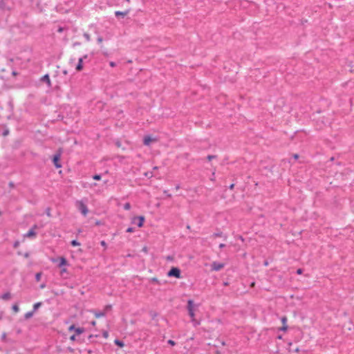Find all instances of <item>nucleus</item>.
Returning <instances> with one entry per match:
<instances>
[{
    "label": "nucleus",
    "mask_w": 354,
    "mask_h": 354,
    "mask_svg": "<svg viewBox=\"0 0 354 354\" xmlns=\"http://www.w3.org/2000/svg\"><path fill=\"white\" fill-rule=\"evenodd\" d=\"M187 310L190 317L192 318V322H193L194 326H197L199 323L195 319V314H194V304L192 300H189L187 301Z\"/></svg>",
    "instance_id": "obj_1"
},
{
    "label": "nucleus",
    "mask_w": 354,
    "mask_h": 354,
    "mask_svg": "<svg viewBox=\"0 0 354 354\" xmlns=\"http://www.w3.org/2000/svg\"><path fill=\"white\" fill-rule=\"evenodd\" d=\"M75 207L78 209V210L82 213V214L86 216L88 212V209L87 205L85 202L82 200L77 201L75 202Z\"/></svg>",
    "instance_id": "obj_2"
},
{
    "label": "nucleus",
    "mask_w": 354,
    "mask_h": 354,
    "mask_svg": "<svg viewBox=\"0 0 354 354\" xmlns=\"http://www.w3.org/2000/svg\"><path fill=\"white\" fill-rule=\"evenodd\" d=\"M145 220V218L143 216H133L131 218V223L137 225L139 227H142L144 225Z\"/></svg>",
    "instance_id": "obj_3"
},
{
    "label": "nucleus",
    "mask_w": 354,
    "mask_h": 354,
    "mask_svg": "<svg viewBox=\"0 0 354 354\" xmlns=\"http://www.w3.org/2000/svg\"><path fill=\"white\" fill-rule=\"evenodd\" d=\"M169 277H174L176 278H180V271L178 268H172L168 272Z\"/></svg>",
    "instance_id": "obj_4"
},
{
    "label": "nucleus",
    "mask_w": 354,
    "mask_h": 354,
    "mask_svg": "<svg viewBox=\"0 0 354 354\" xmlns=\"http://www.w3.org/2000/svg\"><path fill=\"white\" fill-rule=\"evenodd\" d=\"M212 270H214V271H219L221 270L222 268H224L225 266V264L223 263H219V262H217V261H214L212 263Z\"/></svg>",
    "instance_id": "obj_5"
},
{
    "label": "nucleus",
    "mask_w": 354,
    "mask_h": 354,
    "mask_svg": "<svg viewBox=\"0 0 354 354\" xmlns=\"http://www.w3.org/2000/svg\"><path fill=\"white\" fill-rule=\"evenodd\" d=\"M87 55H84L83 57H80L78 60V64L76 66V70L80 71L83 68V60L84 59H86Z\"/></svg>",
    "instance_id": "obj_6"
},
{
    "label": "nucleus",
    "mask_w": 354,
    "mask_h": 354,
    "mask_svg": "<svg viewBox=\"0 0 354 354\" xmlns=\"http://www.w3.org/2000/svg\"><path fill=\"white\" fill-rule=\"evenodd\" d=\"M37 227V225H34V227L32 228H31L25 235L24 236L25 237H28V238H30V237H32V236H35L36 233L35 232V229H36Z\"/></svg>",
    "instance_id": "obj_7"
},
{
    "label": "nucleus",
    "mask_w": 354,
    "mask_h": 354,
    "mask_svg": "<svg viewBox=\"0 0 354 354\" xmlns=\"http://www.w3.org/2000/svg\"><path fill=\"white\" fill-rule=\"evenodd\" d=\"M91 312L94 313L95 317H97V318L104 317L106 315V312H104V311L91 310Z\"/></svg>",
    "instance_id": "obj_8"
},
{
    "label": "nucleus",
    "mask_w": 354,
    "mask_h": 354,
    "mask_svg": "<svg viewBox=\"0 0 354 354\" xmlns=\"http://www.w3.org/2000/svg\"><path fill=\"white\" fill-rule=\"evenodd\" d=\"M59 263L58 264L59 267L61 268V267H62L64 266L67 265V261H66V259L64 257H60L59 259Z\"/></svg>",
    "instance_id": "obj_9"
},
{
    "label": "nucleus",
    "mask_w": 354,
    "mask_h": 354,
    "mask_svg": "<svg viewBox=\"0 0 354 354\" xmlns=\"http://www.w3.org/2000/svg\"><path fill=\"white\" fill-rule=\"evenodd\" d=\"M153 140V139L152 138H151L150 136H146L144 138V144L145 145H149L150 143Z\"/></svg>",
    "instance_id": "obj_10"
},
{
    "label": "nucleus",
    "mask_w": 354,
    "mask_h": 354,
    "mask_svg": "<svg viewBox=\"0 0 354 354\" xmlns=\"http://www.w3.org/2000/svg\"><path fill=\"white\" fill-rule=\"evenodd\" d=\"M59 159V155H55L53 158V162L56 167L59 168L61 165L58 163Z\"/></svg>",
    "instance_id": "obj_11"
},
{
    "label": "nucleus",
    "mask_w": 354,
    "mask_h": 354,
    "mask_svg": "<svg viewBox=\"0 0 354 354\" xmlns=\"http://www.w3.org/2000/svg\"><path fill=\"white\" fill-rule=\"evenodd\" d=\"M41 80L44 82H46L48 84H50V77H49L48 75H45L44 76H43Z\"/></svg>",
    "instance_id": "obj_12"
},
{
    "label": "nucleus",
    "mask_w": 354,
    "mask_h": 354,
    "mask_svg": "<svg viewBox=\"0 0 354 354\" xmlns=\"http://www.w3.org/2000/svg\"><path fill=\"white\" fill-rule=\"evenodd\" d=\"M34 311H30V312H27L26 314H25V318L26 319H29L30 317H32L33 314H34Z\"/></svg>",
    "instance_id": "obj_13"
},
{
    "label": "nucleus",
    "mask_w": 354,
    "mask_h": 354,
    "mask_svg": "<svg viewBox=\"0 0 354 354\" xmlns=\"http://www.w3.org/2000/svg\"><path fill=\"white\" fill-rule=\"evenodd\" d=\"M114 342H115V344L116 345H118L120 347H123L124 346V343L122 341L119 340V339H115L114 341Z\"/></svg>",
    "instance_id": "obj_14"
},
{
    "label": "nucleus",
    "mask_w": 354,
    "mask_h": 354,
    "mask_svg": "<svg viewBox=\"0 0 354 354\" xmlns=\"http://www.w3.org/2000/svg\"><path fill=\"white\" fill-rule=\"evenodd\" d=\"M41 305V302H37L36 304H34L33 306V311L35 312V310H37Z\"/></svg>",
    "instance_id": "obj_15"
},
{
    "label": "nucleus",
    "mask_w": 354,
    "mask_h": 354,
    "mask_svg": "<svg viewBox=\"0 0 354 354\" xmlns=\"http://www.w3.org/2000/svg\"><path fill=\"white\" fill-rule=\"evenodd\" d=\"M75 331L77 335H79L82 333L84 332V330L82 328H75Z\"/></svg>",
    "instance_id": "obj_16"
},
{
    "label": "nucleus",
    "mask_w": 354,
    "mask_h": 354,
    "mask_svg": "<svg viewBox=\"0 0 354 354\" xmlns=\"http://www.w3.org/2000/svg\"><path fill=\"white\" fill-rule=\"evenodd\" d=\"M124 209L126 210H129L131 209V205L129 203H127L124 205Z\"/></svg>",
    "instance_id": "obj_17"
},
{
    "label": "nucleus",
    "mask_w": 354,
    "mask_h": 354,
    "mask_svg": "<svg viewBox=\"0 0 354 354\" xmlns=\"http://www.w3.org/2000/svg\"><path fill=\"white\" fill-rule=\"evenodd\" d=\"M71 243L73 246H77L80 245V243L76 240H73Z\"/></svg>",
    "instance_id": "obj_18"
},
{
    "label": "nucleus",
    "mask_w": 354,
    "mask_h": 354,
    "mask_svg": "<svg viewBox=\"0 0 354 354\" xmlns=\"http://www.w3.org/2000/svg\"><path fill=\"white\" fill-rule=\"evenodd\" d=\"M9 298H10L9 293H5L2 295V299H8Z\"/></svg>",
    "instance_id": "obj_19"
},
{
    "label": "nucleus",
    "mask_w": 354,
    "mask_h": 354,
    "mask_svg": "<svg viewBox=\"0 0 354 354\" xmlns=\"http://www.w3.org/2000/svg\"><path fill=\"white\" fill-rule=\"evenodd\" d=\"M41 274L40 272L37 273L35 275V279L37 281H39L41 279Z\"/></svg>",
    "instance_id": "obj_20"
},
{
    "label": "nucleus",
    "mask_w": 354,
    "mask_h": 354,
    "mask_svg": "<svg viewBox=\"0 0 354 354\" xmlns=\"http://www.w3.org/2000/svg\"><path fill=\"white\" fill-rule=\"evenodd\" d=\"M93 178L94 180H100V178H101V176H100V175H98V174H96V175H94V176H93Z\"/></svg>",
    "instance_id": "obj_21"
},
{
    "label": "nucleus",
    "mask_w": 354,
    "mask_h": 354,
    "mask_svg": "<svg viewBox=\"0 0 354 354\" xmlns=\"http://www.w3.org/2000/svg\"><path fill=\"white\" fill-rule=\"evenodd\" d=\"M111 308V305H107V306H105V308H104L103 311L106 313Z\"/></svg>",
    "instance_id": "obj_22"
},
{
    "label": "nucleus",
    "mask_w": 354,
    "mask_h": 354,
    "mask_svg": "<svg viewBox=\"0 0 354 354\" xmlns=\"http://www.w3.org/2000/svg\"><path fill=\"white\" fill-rule=\"evenodd\" d=\"M12 310H13L15 312L17 313V312L19 311V307H18V306H17V305H14V306H12Z\"/></svg>",
    "instance_id": "obj_23"
},
{
    "label": "nucleus",
    "mask_w": 354,
    "mask_h": 354,
    "mask_svg": "<svg viewBox=\"0 0 354 354\" xmlns=\"http://www.w3.org/2000/svg\"><path fill=\"white\" fill-rule=\"evenodd\" d=\"M127 232L131 233L134 232V228L129 227L126 230Z\"/></svg>",
    "instance_id": "obj_24"
},
{
    "label": "nucleus",
    "mask_w": 354,
    "mask_h": 354,
    "mask_svg": "<svg viewBox=\"0 0 354 354\" xmlns=\"http://www.w3.org/2000/svg\"><path fill=\"white\" fill-rule=\"evenodd\" d=\"M115 14L116 16H119V15L124 16L125 15V13H124L122 12H120V11H116L115 12Z\"/></svg>",
    "instance_id": "obj_25"
},
{
    "label": "nucleus",
    "mask_w": 354,
    "mask_h": 354,
    "mask_svg": "<svg viewBox=\"0 0 354 354\" xmlns=\"http://www.w3.org/2000/svg\"><path fill=\"white\" fill-rule=\"evenodd\" d=\"M281 322H282V323H283V325H286V322H287V318H286V317H283L281 318Z\"/></svg>",
    "instance_id": "obj_26"
},
{
    "label": "nucleus",
    "mask_w": 354,
    "mask_h": 354,
    "mask_svg": "<svg viewBox=\"0 0 354 354\" xmlns=\"http://www.w3.org/2000/svg\"><path fill=\"white\" fill-rule=\"evenodd\" d=\"M100 244H101V245H102V246H103V247H104V248H106V242H105L104 241H102L100 242Z\"/></svg>",
    "instance_id": "obj_27"
},
{
    "label": "nucleus",
    "mask_w": 354,
    "mask_h": 354,
    "mask_svg": "<svg viewBox=\"0 0 354 354\" xmlns=\"http://www.w3.org/2000/svg\"><path fill=\"white\" fill-rule=\"evenodd\" d=\"M75 330V327L74 325H72L69 327V330Z\"/></svg>",
    "instance_id": "obj_28"
},
{
    "label": "nucleus",
    "mask_w": 354,
    "mask_h": 354,
    "mask_svg": "<svg viewBox=\"0 0 354 354\" xmlns=\"http://www.w3.org/2000/svg\"><path fill=\"white\" fill-rule=\"evenodd\" d=\"M281 330H287V326L286 325H283V327L281 328Z\"/></svg>",
    "instance_id": "obj_29"
},
{
    "label": "nucleus",
    "mask_w": 354,
    "mask_h": 354,
    "mask_svg": "<svg viewBox=\"0 0 354 354\" xmlns=\"http://www.w3.org/2000/svg\"><path fill=\"white\" fill-rule=\"evenodd\" d=\"M84 37H85V38L86 39L87 41L90 40L89 35L88 34H84Z\"/></svg>",
    "instance_id": "obj_30"
},
{
    "label": "nucleus",
    "mask_w": 354,
    "mask_h": 354,
    "mask_svg": "<svg viewBox=\"0 0 354 354\" xmlns=\"http://www.w3.org/2000/svg\"><path fill=\"white\" fill-rule=\"evenodd\" d=\"M109 64H110V66H111V67H114V66H115V62H110Z\"/></svg>",
    "instance_id": "obj_31"
},
{
    "label": "nucleus",
    "mask_w": 354,
    "mask_h": 354,
    "mask_svg": "<svg viewBox=\"0 0 354 354\" xmlns=\"http://www.w3.org/2000/svg\"><path fill=\"white\" fill-rule=\"evenodd\" d=\"M168 343H169V344H171V345H174V344H175V343H174V342L173 340H169V341H168Z\"/></svg>",
    "instance_id": "obj_32"
},
{
    "label": "nucleus",
    "mask_w": 354,
    "mask_h": 354,
    "mask_svg": "<svg viewBox=\"0 0 354 354\" xmlns=\"http://www.w3.org/2000/svg\"><path fill=\"white\" fill-rule=\"evenodd\" d=\"M66 272V268H63L62 270H61V274H63L64 272Z\"/></svg>",
    "instance_id": "obj_33"
},
{
    "label": "nucleus",
    "mask_w": 354,
    "mask_h": 354,
    "mask_svg": "<svg viewBox=\"0 0 354 354\" xmlns=\"http://www.w3.org/2000/svg\"><path fill=\"white\" fill-rule=\"evenodd\" d=\"M71 339L73 340V341L75 340V335H72L71 337Z\"/></svg>",
    "instance_id": "obj_34"
},
{
    "label": "nucleus",
    "mask_w": 354,
    "mask_h": 354,
    "mask_svg": "<svg viewBox=\"0 0 354 354\" xmlns=\"http://www.w3.org/2000/svg\"><path fill=\"white\" fill-rule=\"evenodd\" d=\"M224 247H225V244H223V243H221V244L219 245V248H224Z\"/></svg>",
    "instance_id": "obj_35"
},
{
    "label": "nucleus",
    "mask_w": 354,
    "mask_h": 354,
    "mask_svg": "<svg viewBox=\"0 0 354 354\" xmlns=\"http://www.w3.org/2000/svg\"><path fill=\"white\" fill-rule=\"evenodd\" d=\"M301 272H302V271H301V269H298V270H297V272L298 274H301Z\"/></svg>",
    "instance_id": "obj_36"
},
{
    "label": "nucleus",
    "mask_w": 354,
    "mask_h": 354,
    "mask_svg": "<svg viewBox=\"0 0 354 354\" xmlns=\"http://www.w3.org/2000/svg\"><path fill=\"white\" fill-rule=\"evenodd\" d=\"M91 324H92L93 326H95V325L96 324L95 321H93V322H91Z\"/></svg>",
    "instance_id": "obj_37"
},
{
    "label": "nucleus",
    "mask_w": 354,
    "mask_h": 354,
    "mask_svg": "<svg viewBox=\"0 0 354 354\" xmlns=\"http://www.w3.org/2000/svg\"><path fill=\"white\" fill-rule=\"evenodd\" d=\"M57 261V259H51V261H52V262H56Z\"/></svg>",
    "instance_id": "obj_38"
},
{
    "label": "nucleus",
    "mask_w": 354,
    "mask_h": 354,
    "mask_svg": "<svg viewBox=\"0 0 354 354\" xmlns=\"http://www.w3.org/2000/svg\"><path fill=\"white\" fill-rule=\"evenodd\" d=\"M104 336L105 337H107V336H108V333H105L104 334Z\"/></svg>",
    "instance_id": "obj_39"
},
{
    "label": "nucleus",
    "mask_w": 354,
    "mask_h": 354,
    "mask_svg": "<svg viewBox=\"0 0 354 354\" xmlns=\"http://www.w3.org/2000/svg\"><path fill=\"white\" fill-rule=\"evenodd\" d=\"M294 157H295V159H297V158H298V155H297V154H295V155L294 156Z\"/></svg>",
    "instance_id": "obj_40"
},
{
    "label": "nucleus",
    "mask_w": 354,
    "mask_h": 354,
    "mask_svg": "<svg viewBox=\"0 0 354 354\" xmlns=\"http://www.w3.org/2000/svg\"><path fill=\"white\" fill-rule=\"evenodd\" d=\"M212 158H213V156H208V158H209V160H211Z\"/></svg>",
    "instance_id": "obj_41"
},
{
    "label": "nucleus",
    "mask_w": 354,
    "mask_h": 354,
    "mask_svg": "<svg viewBox=\"0 0 354 354\" xmlns=\"http://www.w3.org/2000/svg\"><path fill=\"white\" fill-rule=\"evenodd\" d=\"M102 38H98V41H99V42H101V41H102Z\"/></svg>",
    "instance_id": "obj_42"
},
{
    "label": "nucleus",
    "mask_w": 354,
    "mask_h": 354,
    "mask_svg": "<svg viewBox=\"0 0 354 354\" xmlns=\"http://www.w3.org/2000/svg\"><path fill=\"white\" fill-rule=\"evenodd\" d=\"M233 187H234V185H233V184H232V185H230V189H232V188H233Z\"/></svg>",
    "instance_id": "obj_43"
},
{
    "label": "nucleus",
    "mask_w": 354,
    "mask_h": 354,
    "mask_svg": "<svg viewBox=\"0 0 354 354\" xmlns=\"http://www.w3.org/2000/svg\"><path fill=\"white\" fill-rule=\"evenodd\" d=\"M6 337V334H3V338H5Z\"/></svg>",
    "instance_id": "obj_44"
}]
</instances>
